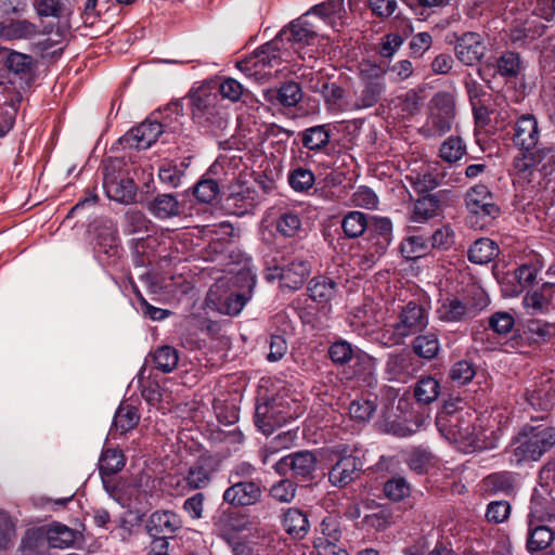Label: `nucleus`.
Returning a JSON list of instances; mask_svg holds the SVG:
<instances>
[{"instance_id": "obj_1", "label": "nucleus", "mask_w": 555, "mask_h": 555, "mask_svg": "<svg viewBox=\"0 0 555 555\" xmlns=\"http://www.w3.org/2000/svg\"><path fill=\"white\" fill-rule=\"evenodd\" d=\"M182 107L179 103H170L164 108L153 111L141 124L132 127L128 139H158L160 135L176 138L184 135L181 119Z\"/></svg>"}, {"instance_id": "obj_2", "label": "nucleus", "mask_w": 555, "mask_h": 555, "mask_svg": "<svg viewBox=\"0 0 555 555\" xmlns=\"http://www.w3.org/2000/svg\"><path fill=\"white\" fill-rule=\"evenodd\" d=\"M102 185L106 196L119 204L130 205L137 199L138 188L120 158H106L102 163Z\"/></svg>"}, {"instance_id": "obj_3", "label": "nucleus", "mask_w": 555, "mask_h": 555, "mask_svg": "<svg viewBox=\"0 0 555 555\" xmlns=\"http://www.w3.org/2000/svg\"><path fill=\"white\" fill-rule=\"evenodd\" d=\"M555 446V427L547 423L526 425L516 439L514 454L518 462L538 461Z\"/></svg>"}, {"instance_id": "obj_4", "label": "nucleus", "mask_w": 555, "mask_h": 555, "mask_svg": "<svg viewBox=\"0 0 555 555\" xmlns=\"http://www.w3.org/2000/svg\"><path fill=\"white\" fill-rule=\"evenodd\" d=\"M192 118L207 134L221 135L228 126V113L217 93L198 91L192 96Z\"/></svg>"}, {"instance_id": "obj_5", "label": "nucleus", "mask_w": 555, "mask_h": 555, "mask_svg": "<svg viewBox=\"0 0 555 555\" xmlns=\"http://www.w3.org/2000/svg\"><path fill=\"white\" fill-rule=\"evenodd\" d=\"M532 168L544 176L555 172V146L543 141H521L519 155L514 159V169L529 181Z\"/></svg>"}, {"instance_id": "obj_6", "label": "nucleus", "mask_w": 555, "mask_h": 555, "mask_svg": "<svg viewBox=\"0 0 555 555\" xmlns=\"http://www.w3.org/2000/svg\"><path fill=\"white\" fill-rule=\"evenodd\" d=\"M464 203L468 212L467 222L475 229L489 225L501 212L493 194L483 184L470 188L465 194Z\"/></svg>"}, {"instance_id": "obj_7", "label": "nucleus", "mask_w": 555, "mask_h": 555, "mask_svg": "<svg viewBox=\"0 0 555 555\" xmlns=\"http://www.w3.org/2000/svg\"><path fill=\"white\" fill-rule=\"evenodd\" d=\"M428 323V311L416 301H409L400 308L397 320L391 325L392 335L400 340L423 332Z\"/></svg>"}, {"instance_id": "obj_8", "label": "nucleus", "mask_w": 555, "mask_h": 555, "mask_svg": "<svg viewBox=\"0 0 555 555\" xmlns=\"http://www.w3.org/2000/svg\"><path fill=\"white\" fill-rule=\"evenodd\" d=\"M454 54L466 66H474L481 62L487 52L485 36L476 31H466L462 35L453 34Z\"/></svg>"}, {"instance_id": "obj_9", "label": "nucleus", "mask_w": 555, "mask_h": 555, "mask_svg": "<svg viewBox=\"0 0 555 555\" xmlns=\"http://www.w3.org/2000/svg\"><path fill=\"white\" fill-rule=\"evenodd\" d=\"M311 272L310 263L301 258L292 260L286 266L268 269V281L280 280L281 286L289 291L299 289Z\"/></svg>"}, {"instance_id": "obj_10", "label": "nucleus", "mask_w": 555, "mask_h": 555, "mask_svg": "<svg viewBox=\"0 0 555 555\" xmlns=\"http://www.w3.org/2000/svg\"><path fill=\"white\" fill-rule=\"evenodd\" d=\"M392 225L387 218L369 217L366 231L369 233L367 256L371 263L377 261L391 242Z\"/></svg>"}, {"instance_id": "obj_11", "label": "nucleus", "mask_w": 555, "mask_h": 555, "mask_svg": "<svg viewBox=\"0 0 555 555\" xmlns=\"http://www.w3.org/2000/svg\"><path fill=\"white\" fill-rule=\"evenodd\" d=\"M317 456L312 451L304 450L281 457L274 463V470L286 476L289 472L296 477L308 478L317 468Z\"/></svg>"}, {"instance_id": "obj_12", "label": "nucleus", "mask_w": 555, "mask_h": 555, "mask_svg": "<svg viewBox=\"0 0 555 555\" xmlns=\"http://www.w3.org/2000/svg\"><path fill=\"white\" fill-rule=\"evenodd\" d=\"M220 461L209 454L201 455L188 469L184 481L190 490L207 488L216 473L219 470Z\"/></svg>"}, {"instance_id": "obj_13", "label": "nucleus", "mask_w": 555, "mask_h": 555, "mask_svg": "<svg viewBox=\"0 0 555 555\" xmlns=\"http://www.w3.org/2000/svg\"><path fill=\"white\" fill-rule=\"evenodd\" d=\"M436 424L440 433L451 441L470 440L474 434L470 420L460 412L444 411L438 415Z\"/></svg>"}, {"instance_id": "obj_14", "label": "nucleus", "mask_w": 555, "mask_h": 555, "mask_svg": "<svg viewBox=\"0 0 555 555\" xmlns=\"http://www.w3.org/2000/svg\"><path fill=\"white\" fill-rule=\"evenodd\" d=\"M418 371V364L413 356L406 351L391 352L385 362L384 372L388 380L406 383Z\"/></svg>"}, {"instance_id": "obj_15", "label": "nucleus", "mask_w": 555, "mask_h": 555, "mask_svg": "<svg viewBox=\"0 0 555 555\" xmlns=\"http://www.w3.org/2000/svg\"><path fill=\"white\" fill-rule=\"evenodd\" d=\"M480 310L470 300L451 297L440 301L436 315L442 322H465L474 319Z\"/></svg>"}, {"instance_id": "obj_16", "label": "nucleus", "mask_w": 555, "mask_h": 555, "mask_svg": "<svg viewBox=\"0 0 555 555\" xmlns=\"http://www.w3.org/2000/svg\"><path fill=\"white\" fill-rule=\"evenodd\" d=\"M262 490L259 481L232 482L223 492V501L235 507L250 506L261 499Z\"/></svg>"}, {"instance_id": "obj_17", "label": "nucleus", "mask_w": 555, "mask_h": 555, "mask_svg": "<svg viewBox=\"0 0 555 555\" xmlns=\"http://www.w3.org/2000/svg\"><path fill=\"white\" fill-rule=\"evenodd\" d=\"M319 26L313 21V14H304L281 30L279 38L298 44H310L318 36Z\"/></svg>"}, {"instance_id": "obj_18", "label": "nucleus", "mask_w": 555, "mask_h": 555, "mask_svg": "<svg viewBox=\"0 0 555 555\" xmlns=\"http://www.w3.org/2000/svg\"><path fill=\"white\" fill-rule=\"evenodd\" d=\"M363 469V462L359 456L343 455L333 465L328 473V480L334 487L344 488L356 480Z\"/></svg>"}, {"instance_id": "obj_19", "label": "nucleus", "mask_w": 555, "mask_h": 555, "mask_svg": "<svg viewBox=\"0 0 555 555\" xmlns=\"http://www.w3.org/2000/svg\"><path fill=\"white\" fill-rule=\"evenodd\" d=\"M331 360L339 365L348 363L352 358L357 360V364L363 367L364 374L372 375L375 367L374 359L364 352H354L351 344L346 340H337L333 343L328 349Z\"/></svg>"}, {"instance_id": "obj_20", "label": "nucleus", "mask_w": 555, "mask_h": 555, "mask_svg": "<svg viewBox=\"0 0 555 555\" xmlns=\"http://www.w3.org/2000/svg\"><path fill=\"white\" fill-rule=\"evenodd\" d=\"M280 38L267 42L254 52V55L245 61L238 62L237 67L247 72L250 69V64L254 66H262L273 68L282 64V54L280 48Z\"/></svg>"}, {"instance_id": "obj_21", "label": "nucleus", "mask_w": 555, "mask_h": 555, "mask_svg": "<svg viewBox=\"0 0 555 555\" xmlns=\"http://www.w3.org/2000/svg\"><path fill=\"white\" fill-rule=\"evenodd\" d=\"M181 527V517L170 511H156L150 516L146 522V530L151 537H168L173 534Z\"/></svg>"}, {"instance_id": "obj_22", "label": "nucleus", "mask_w": 555, "mask_h": 555, "mask_svg": "<svg viewBox=\"0 0 555 555\" xmlns=\"http://www.w3.org/2000/svg\"><path fill=\"white\" fill-rule=\"evenodd\" d=\"M287 418L288 415L282 413L274 400L258 403L256 406L255 423L266 435L271 434L275 426H281Z\"/></svg>"}, {"instance_id": "obj_23", "label": "nucleus", "mask_w": 555, "mask_h": 555, "mask_svg": "<svg viewBox=\"0 0 555 555\" xmlns=\"http://www.w3.org/2000/svg\"><path fill=\"white\" fill-rule=\"evenodd\" d=\"M345 0H327L314 5L308 14H313V21H323L332 28L339 30L343 26V18L346 15Z\"/></svg>"}, {"instance_id": "obj_24", "label": "nucleus", "mask_w": 555, "mask_h": 555, "mask_svg": "<svg viewBox=\"0 0 555 555\" xmlns=\"http://www.w3.org/2000/svg\"><path fill=\"white\" fill-rule=\"evenodd\" d=\"M311 91L322 94L325 106L331 113H341L350 108L345 89L336 83L311 85Z\"/></svg>"}, {"instance_id": "obj_25", "label": "nucleus", "mask_w": 555, "mask_h": 555, "mask_svg": "<svg viewBox=\"0 0 555 555\" xmlns=\"http://www.w3.org/2000/svg\"><path fill=\"white\" fill-rule=\"evenodd\" d=\"M449 191L442 190L418 198L414 204L412 220L422 222L435 217L441 209L442 202L449 198Z\"/></svg>"}, {"instance_id": "obj_26", "label": "nucleus", "mask_w": 555, "mask_h": 555, "mask_svg": "<svg viewBox=\"0 0 555 555\" xmlns=\"http://www.w3.org/2000/svg\"><path fill=\"white\" fill-rule=\"evenodd\" d=\"M385 89L386 83L383 75H372L365 80L363 89L353 104V108L361 109L374 106L379 101Z\"/></svg>"}, {"instance_id": "obj_27", "label": "nucleus", "mask_w": 555, "mask_h": 555, "mask_svg": "<svg viewBox=\"0 0 555 555\" xmlns=\"http://www.w3.org/2000/svg\"><path fill=\"white\" fill-rule=\"evenodd\" d=\"M263 96L273 105L295 106L302 99V92L297 82L287 81L279 89L267 90Z\"/></svg>"}, {"instance_id": "obj_28", "label": "nucleus", "mask_w": 555, "mask_h": 555, "mask_svg": "<svg viewBox=\"0 0 555 555\" xmlns=\"http://www.w3.org/2000/svg\"><path fill=\"white\" fill-rule=\"evenodd\" d=\"M125 463V455L120 450L106 449L102 452L99 460V470L106 490H108V482L106 478L120 472L124 468Z\"/></svg>"}, {"instance_id": "obj_29", "label": "nucleus", "mask_w": 555, "mask_h": 555, "mask_svg": "<svg viewBox=\"0 0 555 555\" xmlns=\"http://www.w3.org/2000/svg\"><path fill=\"white\" fill-rule=\"evenodd\" d=\"M149 211L158 219L180 215V203L172 194H158L147 204Z\"/></svg>"}, {"instance_id": "obj_30", "label": "nucleus", "mask_w": 555, "mask_h": 555, "mask_svg": "<svg viewBox=\"0 0 555 555\" xmlns=\"http://www.w3.org/2000/svg\"><path fill=\"white\" fill-rule=\"evenodd\" d=\"M283 527L292 537L302 539L308 533L310 524L302 511L291 507L283 515Z\"/></svg>"}, {"instance_id": "obj_31", "label": "nucleus", "mask_w": 555, "mask_h": 555, "mask_svg": "<svg viewBox=\"0 0 555 555\" xmlns=\"http://www.w3.org/2000/svg\"><path fill=\"white\" fill-rule=\"evenodd\" d=\"M525 335L528 341L532 345H543L551 341L555 335V324L531 319L526 322Z\"/></svg>"}, {"instance_id": "obj_32", "label": "nucleus", "mask_w": 555, "mask_h": 555, "mask_svg": "<svg viewBox=\"0 0 555 555\" xmlns=\"http://www.w3.org/2000/svg\"><path fill=\"white\" fill-rule=\"evenodd\" d=\"M409 180L418 193H426L436 189L441 181L438 164L428 165L421 172L411 175Z\"/></svg>"}, {"instance_id": "obj_33", "label": "nucleus", "mask_w": 555, "mask_h": 555, "mask_svg": "<svg viewBox=\"0 0 555 555\" xmlns=\"http://www.w3.org/2000/svg\"><path fill=\"white\" fill-rule=\"evenodd\" d=\"M38 33L37 26L27 20L0 23V37L7 40L30 39Z\"/></svg>"}, {"instance_id": "obj_34", "label": "nucleus", "mask_w": 555, "mask_h": 555, "mask_svg": "<svg viewBox=\"0 0 555 555\" xmlns=\"http://www.w3.org/2000/svg\"><path fill=\"white\" fill-rule=\"evenodd\" d=\"M499 254L498 245L490 238L482 237L474 242L469 247L468 260L477 264L490 262Z\"/></svg>"}, {"instance_id": "obj_35", "label": "nucleus", "mask_w": 555, "mask_h": 555, "mask_svg": "<svg viewBox=\"0 0 555 555\" xmlns=\"http://www.w3.org/2000/svg\"><path fill=\"white\" fill-rule=\"evenodd\" d=\"M412 349L416 356L426 360L435 359L440 350L438 335L434 332L421 334L412 341Z\"/></svg>"}, {"instance_id": "obj_36", "label": "nucleus", "mask_w": 555, "mask_h": 555, "mask_svg": "<svg viewBox=\"0 0 555 555\" xmlns=\"http://www.w3.org/2000/svg\"><path fill=\"white\" fill-rule=\"evenodd\" d=\"M301 218L292 209H281L275 220V229L284 237H294L301 230Z\"/></svg>"}, {"instance_id": "obj_37", "label": "nucleus", "mask_w": 555, "mask_h": 555, "mask_svg": "<svg viewBox=\"0 0 555 555\" xmlns=\"http://www.w3.org/2000/svg\"><path fill=\"white\" fill-rule=\"evenodd\" d=\"M47 541L51 547L65 548L74 544L77 532L62 524H53L47 529Z\"/></svg>"}, {"instance_id": "obj_38", "label": "nucleus", "mask_w": 555, "mask_h": 555, "mask_svg": "<svg viewBox=\"0 0 555 555\" xmlns=\"http://www.w3.org/2000/svg\"><path fill=\"white\" fill-rule=\"evenodd\" d=\"M496 73L505 78H517L522 69V62L517 52L505 51L495 61Z\"/></svg>"}, {"instance_id": "obj_39", "label": "nucleus", "mask_w": 555, "mask_h": 555, "mask_svg": "<svg viewBox=\"0 0 555 555\" xmlns=\"http://www.w3.org/2000/svg\"><path fill=\"white\" fill-rule=\"evenodd\" d=\"M309 297L320 304L328 302L336 293V284L328 278H313L308 285Z\"/></svg>"}, {"instance_id": "obj_40", "label": "nucleus", "mask_w": 555, "mask_h": 555, "mask_svg": "<svg viewBox=\"0 0 555 555\" xmlns=\"http://www.w3.org/2000/svg\"><path fill=\"white\" fill-rule=\"evenodd\" d=\"M140 416L134 406L127 404L120 405L115 413L113 422V430L119 431L120 435L133 429L139 423Z\"/></svg>"}, {"instance_id": "obj_41", "label": "nucleus", "mask_w": 555, "mask_h": 555, "mask_svg": "<svg viewBox=\"0 0 555 555\" xmlns=\"http://www.w3.org/2000/svg\"><path fill=\"white\" fill-rule=\"evenodd\" d=\"M440 392V385L437 379L431 376L421 378L414 388V396L422 404L434 402Z\"/></svg>"}, {"instance_id": "obj_42", "label": "nucleus", "mask_w": 555, "mask_h": 555, "mask_svg": "<svg viewBox=\"0 0 555 555\" xmlns=\"http://www.w3.org/2000/svg\"><path fill=\"white\" fill-rule=\"evenodd\" d=\"M369 216L361 211L348 212L341 222V228L346 236L356 238L362 235L367 228Z\"/></svg>"}, {"instance_id": "obj_43", "label": "nucleus", "mask_w": 555, "mask_h": 555, "mask_svg": "<svg viewBox=\"0 0 555 555\" xmlns=\"http://www.w3.org/2000/svg\"><path fill=\"white\" fill-rule=\"evenodd\" d=\"M554 540V534L547 526L544 525H534L530 527V534L528 538V550L530 552H539L547 548L552 541Z\"/></svg>"}, {"instance_id": "obj_44", "label": "nucleus", "mask_w": 555, "mask_h": 555, "mask_svg": "<svg viewBox=\"0 0 555 555\" xmlns=\"http://www.w3.org/2000/svg\"><path fill=\"white\" fill-rule=\"evenodd\" d=\"M155 367L164 373L173 371L179 362L178 351L171 346H162L152 354Z\"/></svg>"}, {"instance_id": "obj_45", "label": "nucleus", "mask_w": 555, "mask_h": 555, "mask_svg": "<svg viewBox=\"0 0 555 555\" xmlns=\"http://www.w3.org/2000/svg\"><path fill=\"white\" fill-rule=\"evenodd\" d=\"M5 67L14 75L27 77L31 74L34 62L30 55L11 51L5 59Z\"/></svg>"}, {"instance_id": "obj_46", "label": "nucleus", "mask_w": 555, "mask_h": 555, "mask_svg": "<svg viewBox=\"0 0 555 555\" xmlns=\"http://www.w3.org/2000/svg\"><path fill=\"white\" fill-rule=\"evenodd\" d=\"M516 139H534L539 134L537 118L531 114L520 116L514 127Z\"/></svg>"}, {"instance_id": "obj_47", "label": "nucleus", "mask_w": 555, "mask_h": 555, "mask_svg": "<svg viewBox=\"0 0 555 555\" xmlns=\"http://www.w3.org/2000/svg\"><path fill=\"white\" fill-rule=\"evenodd\" d=\"M431 116L453 118V96L448 92H439L431 100Z\"/></svg>"}, {"instance_id": "obj_48", "label": "nucleus", "mask_w": 555, "mask_h": 555, "mask_svg": "<svg viewBox=\"0 0 555 555\" xmlns=\"http://www.w3.org/2000/svg\"><path fill=\"white\" fill-rule=\"evenodd\" d=\"M476 375L475 366L467 360L455 362L449 373V377L457 385L468 384Z\"/></svg>"}, {"instance_id": "obj_49", "label": "nucleus", "mask_w": 555, "mask_h": 555, "mask_svg": "<svg viewBox=\"0 0 555 555\" xmlns=\"http://www.w3.org/2000/svg\"><path fill=\"white\" fill-rule=\"evenodd\" d=\"M376 411V403L367 399H356L349 405L350 416L359 422H367Z\"/></svg>"}, {"instance_id": "obj_50", "label": "nucleus", "mask_w": 555, "mask_h": 555, "mask_svg": "<svg viewBox=\"0 0 555 555\" xmlns=\"http://www.w3.org/2000/svg\"><path fill=\"white\" fill-rule=\"evenodd\" d=\"M427 242L423 236H409L401 244V251L405 258L416 259L427 253Z\"/></svg>"}, {"instance_id": "obj_51", "label": "nucleus", "mask_w": 555, "mask_h": 555, "mask_svg": "<svg viewBox=\"0 0 555 555\" xmlns=\"http://www.w3.org/2000/svg\"><path fill=\"white\" fill-rule=\"evenodd\" d=\"M515 324L514 317L506 311H496L489 318V327L499 335L508 334Z\"/></svg>"}, {"instance_id": "obj_52", "label": "nucleus", "mask_w": 555, "mask_h": 555, "mask_svg": "<svg viewBox=\"0 0 555 555\" xmlns=\"http://www.w3.org/2000/svg\"><path fill=\"white\" fill-rule=\"evenodd\" d=\"M34 7L41 17L60 18L66 11L65 4L61 0H35Z\"/></svg>"}, {"instance_id": "obj_53", "label": "nucleus", "mask_w": 555, "mask_h": 555, "mask_svg": "<svg viewBox=\"0 0 555 555\" xmlns=\"http://www.w3.org/2000/svg\"><path fill=\"white\" fill-rule=\"evenodd\" d=\"M384 493L392 501H400L410 494V486L403 477H395L385 482Z\"/></svg>"}, {"instance_id": "obj_54", "label": "nucleus", "mask_w": 555, "mask_h": 555, "mask_svg": "<svg viewBox=\"0 0 555 555\" xmlns=\"http://www.w3.org/2000/svg\"><path fill=\"white\" fill-rule=\"evenodd\" d=\"M297 486L289 479H283L274 483L270 489V495L281 503H289L296 495Z\"/></svg>"}, {"instance_id": "obj_55", "label": "nucleus", "mask_w": 555, "mask_h": 555, "mask_svg": "<svg viewBox=\"0 0 555 555\" xmlns=\"http://www.w3.org/2000/svg\"><path fill=\"white\" fill-rule=\"evenodd\" d=\"M321 533L323 543H338L343 534L339 521L332 516L324 518L321 522Z\"/></svg>"}, {"instance_id": "obj_56", "label": "nucleus", "mask_w": 555, "mask_h": 555, "mask_svg": "<svg viewBox=\"0 0 555 555\" xmlns=\"http://www.w3.org/2000/svg\"><path fill=\"white\" fill-rule=\"evenodd\" d=\"M126 222L129 233H147L152 222L139 210H129L126 214Z\"/></svg>"}, {"instance_id": "obj_57", "label": "nucleus", "mask_w": 555, "mask_h": 555, "mask_svg": "<svg viewBox=\"0 0 555 555\" xmlns=\"http://www.w3.org/2000/svg\"><path fill=\"white\" fill-rule=\"evenodd\" d=\"M219 193V185L212 179L199 181L194 188V196L202 203H211Z\"/></svg>"}, {"instance_id": "obj_58", "label": "nucleus", "mask_w": 555, "mask_h": 555, "mask_svg": "<svg viewBox=\"0 0 555 555\" xmlns=\"http://www.w3.org/2000/svg\"><path fill=\"white\" fill-rule=\"evenodd\" d=\"M542 34V29L531 25L516 26L511 29L509 40L516 46H522Z\"/></svg>"}, {"instance_id": "obj_59", "label": "nucleus", "mask_w": 555, "mask_h": 555, "mask_svg": "<svg viewBox=\"0 0 555 555\" xmlns=\"http://www.w3.org/2000/svg\"><path fill=\"white\" fill-rule=\"evenodd\" d=\"M522 305L529 314L544 313L548 310L550 305L546 302L545 297L538 291L527 293L522 299Z\"/></svg>"}, {"instance_id": "obj_60", "label": "nucleus", "mask_w": 555, "mask_h": 555, "mask_svg": "<svg viewBox=\"0 0 555 555\" xmlns=\"http://www.w3.org/2000/svg\"><path fill=\"white\" fill-rule=\"evenodd\" d=\"M511 514V505L507 501H493L487 507L486 518L490 522L501 524Z\"/></svg>"}, {"instance_id": "obj_61", "label": "nucleus", "mask_w": 555, "mask_h": 555, "mask_svg": "<svg viewBox=\"0 0 555 555\" xmlns=\"http://www.w3.org/2000/svg\"><path fill=\"white\" fill-rule=\"evenodd\" d=\"M288 181L294 190L302 192L313 185L314 176L310 170L298 168L289 175Z\"/></svg>"}, {"instance_id": "obj_62", "label": "nucleus", "mask_w": 555, "mask_h": 555, "mask_svg": "<svg viewBox=\"0 0 555 555\" xmlns=\"http://www.w3.org/2000/svg\"><path fill=\"white\" fill-rule=\"evenodd\" d=\"M15 539V529L8 514L0 512V551L8 550Z\"/></svg>"}, {"instance_id": "obj_63", "label": "nucleus", "mask_w": 555, "mask_h": 555, "mask_svg": "<svg viewBox=\"0 0 555 555\" xmlns=\"http://www.w3.org/2000/svg\"><path fill=\"white\" fill-rule=\"evenodd\" d=\"M352 204L358 207L373 209L377 206L378 198L376 194L367 186H360L352 194Z\"/></svg>"}, {"instance_id": "obj_64", "label": "nucleus", "mask_w": 555, "mask_h": 555, "mask_svg": "<svg viewBox=\"0 0 555 555\" xmlns=\"http://www.w3.org/2000/svg\"><path fill=\"white\" fill-rule=\"evenodd\" d=\"M182 171L178 169L177 165L166 163L158 169L159 180L169 185L170 188H178L181 181Z\"/></svg>"}]
</instances>
